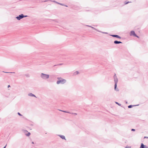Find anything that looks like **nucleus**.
<instances>
[{
	"mask_svg": "<svg viewBox=\"0 0 148 148\" xmlns=\"http://www.w3.org/2000/svg\"><path fill=\"white\" fill-rule=\"evenodd\" d=\"M60 111H61L63 112H67L65 111H62V110H60Z\"/></svg>",
	"mask_w": 148,
	"mask_h": 148,
	"instance_id": "bb28decb",
	"label": "nucleus"
},
{
	"mask_svg": "<svg viewBox=\"0 0 148 148\" xmlns=\"http://www.w3.org/2000/svg\"><path fill=\"white\" fill-rule=\"evenodd\" d=\"M134 36H136V37H137V36L135 34L134 35Z\"/></svg>",
	"mask_w": 148,
	"mask_h": 148,
	"instance_id": "393cba45",
	"label": "nucleus"
},
{
	"mask_svg": "<svg viewBox=\"0 0 148 148\" xmlns=\"http://www.w3.org/2000/svg\"><path fill=\"white\" fill-rule=\"evenodd\" d=\"M49 1H51L54 2H55V3H58V4H60V3H58V2H56V1H52V0H49Z\"/></svg>",
	"mask_w": 148,
	"mask_h": 148,
	"instance_id": "9b49d317",
	"label": "nucleus"
},
{
	"mask_svg": "<svg viewBox=\"0 0 148 148\" xmlns=\"http://www.w3.org/2000/svg\"><path fill=\"white\" fill-rule=\"evenodd\" d=\"M148 138V137H145L144 138Z\"/></svg>",
	"mask_w": 148,
	"mask_h": 148,
	"instance_id": "2f4dec72",
	"label": "nucleus"
},
{
	"mask_svg": "<svg viewBox=\"0 0 148 148\" xmlns=\"http://www.w3.org/2000/svg\"><path fill=\"white\" fill-rule=\"evenodd\" d=\"M23 18L24 17H26L28 16L27 15H24L23 14Z\"/></svg>",
	"mask_w": 148,
	"mask_h": 148,
	"instance_id": "f3484780",
	"label": "nucleus"
},
{
	"mask_svg": "<svg viewBox=\"0 0 148 148\" xmlns=\"http://www.w3.org/2000/svg\"><path fill=\"white\" fill-rule=\"evenodd\" d=\"M114 43L115 44H119L120 43H122V42L121 41H119L117 40H115L114 41Z\"/></svg>",
	"mask_w": 148,
	"mask_h": 148,
	"instance_id": "6e6552de",
	"label": "nucleus"
},
{
	"mask_svg": "<svg viewBox=\"0 0 148 148\" xmlns=\"http://www.w3.org/2000/svg\"><path fill=\"white\" fill-rule=\"evenodd\" d=\"M59 136L62 139L66 140L65 137L64 136L61 135H59Z\"/></svg>",
	"mask_w": 148,
	"mask_h": 148,
	"instance_id": "1a4fd4ad",
	"label": "nucleus"
},
{
	"mask_svg": "<svg viewBox=\"0 0 148 148\" xmlns=\"http://www.w3.org/2000/svg\"><path fill=\"white\" fill-rule=\"evenodd\" d=\"M111 36L113 37H116L119 39H121V38L120 36L117 35H111Z\"/></svg>",
	"mask_w": 148,
	"mask_h": 148,
	"instance_id": "39448f33",
	"label": "nucleus"
},
{
	"mask_svg": "<svg viewBox=\"0 0 148 148\" xmlns=\"http://www.w3.org/2000/svg\"><path fill=\"white\" fill-rule=\"evenodd\" d=\"M126 103H127V102H126Z\"/></svg>",
	"mask_w": 148,
	"mask_h": 148,
	"instance_id": "c9c22d12",
	"label": "nucleus"
},
{
	"mask_svg": "<svg viewBox=\"0 0 148 148\" xmlns=\"http://www.w3.org/2000/svg\"><path fill=\"white\" fill-rule=\"evenodd\" d=\"M126 147L127 148H129V147Z\"/></svg>",
	"mask_w": 148,
	"mask_h": 148,
	"instance_id": "473e14b6",
	"label": "nucleus"
},
{
	"mask_svg": "<svg viewBox=\"0 0 148 148\" xmlns=\"http://www.w3.org/2000/svg\"><path fill=\"white\" fill-rule=\"evenodd\" d=\"M87 26H88V27H91L93 29L96 30H97V31L99 32H101V33H105V34H107V33H105V32H101L98 30H97L94 27H92V26H89V25H87Z\"/></svg>",
	"mask_w": 148,
	"mask_h": 148,
	"instance_id": "423d86ee",
	"label": "nucleus"
},
{
	"mask_svg": "<svg viewBox=\"0 0 148 148\" xmlns=\"http://www.w3.org/2000/svg\"><path fill=\"white\" fill-rule=\"evenodd\" d=\"M32 143L33 144H34V142H32Z\"/></svg>",
	"mask_w": 148,
	"mask_h": 148,
	"instance_id": "7c9ffc66",
	"label": "nucleus"
},
{
	"mask_svg": "<svg viewBox=\"0 0 148 148\" xmlns=\"http://www.w3.org/2000/svg\"><path fill=\"white\" fill-rule=\"evenodd\" d=\"M79 74V72L78 71H76L75 72V75H77L78 74Z\"/></svg>",
	"mask_w": 148,
	"mask_h": 148,
	"instance_id": "ddd939ff",
	"label": "nucleus"
},
{
	"mask_svg": "<svg viewBox=\"0 0 148 148\" xmlns=\"http://www.w3.org/2000/svg\"><path fill=\"white\" fill-rule=\"evenodd\" d=\"M40 77L42 79H48L49 78V75L43 73H41L40 75Z\"/></svg>",
	"mask_w": 148,
	"mask_h": 148,
	"instance_id": "f03ea898",
	"label": "nucleus"
},
{
	"mask_svg": "<svg viewBox=\"0 0 148 148\" xmlns=\"http://www.w3.org/2000/svg\"><path fill=\"white\" fill-rule=\"evenodd\" d=\"M135 34L134 32V31H132L130 33V36H134Z\"/></svg>",
	"mask_w": 148,
	"mask_h": 148,
	"instance_id": "9d476101",
	"label": "nucleus"
},
{
	"mask_svg": "<svg viewBox=\"0 0 148 148\" xmlns=\"http://www.w3.org/2000/svg\"><path fill=\"white\" fill-rule=\"evenodd\" d=\"M117 104H118L119 106H120L121 105V104L120 103H118L117 102H115Z\"/></svg>",
	"mask_w": 148,
	"mask_h": 148,
	"instance_id": "aec40b11",
	"label": "nucleus"
},
{
	"mask_svg": "<svg viewBox=\"0 0 148 148\" xmlns=\"http://www.w3.org/2000/svg\"><path fill=\"white\" fill-rule=\"evenodd\" d=\"M23 14H21V15H19L18 16L16 17V18L18 20H20L21 19L23 18Z\"/></svg>",
	"mask_w": 148,
	"mask_h": 148,
	"instance_id": "20e7f679",
	"label": "nucleus"
},
{
	"mask_svg": "<svg viewBox=\"0 0 148 148\" xmlns=\"http://www.w3.org/2000/svg\"><path fill=\"white\" fill-rule=\"evenodd\" d=\"M60 4V5H64V4H62V3H60V4Z\"/></svg>",
	"mask_w": 148,
	"mask_h": 148,
	"instance_id": "b1692460",
	"label": "nucleus"
},
{
	"mask_svg": "<svg viewBox=\"0 0 148 148\" xmlns=\"http://www.w3.org/2000/svg\"><path fill=\"white\" fill-rule=\"evenodd\" d=\"M137 38H139V37L137 36Z\"/></svg>",
	"mask_w": 148,
	"mask_h": 148,
	"instance_id": "f704fd0d",
	"label": "nucleus"
},
{
	"mask_svg": "<svg viewBox=\"0 0 148 148\" xmlns=\"http://www.w3.org/2000/svg\"><path fill=\"white\" fill-rule=\"evenodd\" d=\"M8 73H14V72H8Z\"/></svg>",
	"mask_w": 148,
	"mask_h": 148,
	"instance_id": "cd10ccee",
	"label": "nucleus"
},
{
	"mask_svg": "<svg viewBox=\"0 0 148 148\" xmlns=\"http://www.w3.org/2000/svg\"><path fill=\"white\" fill-rule=\"evenodd\" d=\"M10 87V85H8V88H9V87Z\"/></svg>",
	"mask_w": 148,
	"mask_h": 148,
	"instance_id": "c756f323",
	"label": "nucleus"
},
{
	"mask_svg": "<svg viewBox=\"0 0 148 148\" xmlns=\"http://www.w3.org/2000/svg\"><path fill=\"white\" fill-rule=\"evenodd\" d=\"M129 3V1H128V2H125V4H127L128 3Z\"/></svg>",
	"mask_w": 148,
	"mask_h": 148,
	"instance_id": "4be33fe9",
	"label": "nucleus"
},
{
	"mask_svg": "<svg viewBox=\"0 0 148 148\" xmlns=\"http://www.w3.org/2000/svg\"><path fill=\"white\" fill-rule=\"evenodd\" d=\"M66 82V80L65 79H62L61 80H59L57 81L56 83L57 84H59L60 83L63 84Z\"/></svg>",
	"mask_w": 148,
	"mask_h": 148,
	"instance_id": "7ed1b4c3",
	"label": "nucleus"
},
{
	"mask_svg": "<svg viewBox=\"0 0 148 148\" xmlns=\"http://www.w3.org/2000/svg\"><path fill=\"white\" fill-rule=\"evenodd\" d=\"M74 114H75V115H77V114H76V113H74Z\"/></svg>",
	"mask_w": 148,
	"mask_h": 148,
	"instance_id": "72a5a7b5",
	"label": "nucleus"
},
{
	"mask_svg": "<svg viewBox=\"0 0 148 148\" xmlns=\"http://www.w3.org/2000/svg\"><path fill=\"white\" fill-rule=\"evenodd\" d=\"M30 135V133L28 132L27 134H26V135L27 136H29Z\"/></svg>",
	"mask_w": 148,
	"mask_h": 148,
	"instance_id": "4468645a",
	"label": "nucleus"
},
{
	"mask_svg": "<svg viewBox=\"0 0 148 148\" xmlns=\"http://www.w3.org/2000/svg\"><path fill=\"white\" fill-rule=\"evenodd\" d=\"M6 145H7V144L6 145L5 147H4L3 148H5Z\"/></svg>",
	"mask_w": 148,
	"mask_h": 148,
	"instance_id": "c85d7f7f",
	"label": "nucleus"
},
{
	"mask_svg": "<svg viewBox=\"0 0 148 148\" xmlns=\"http://www.w3.org/2000/svg\"><path fill=\"white\" fill-rule=\"evenodd\" d=\"M25 75L26 77H29V74H25Z\"/></svg>",
	"mask_w": 148,
	"mask_h": 148,
	"instance_id": "2eb2a0df",
	"label": "nucleus"
},
{
	"mask_svg": "<svg viewBox=\"0 0 148 148\" xmlns=\"http://www.w3.org/2000/svg\"><path fill=\"white\" fill-rule=\"evenodd\" d=\"M133 106H132V105H130L129 106H128V108H131Z\"/></svg>",
	"mask_w": 148,
	"mask_h": 148,
	"instance_id": "dca6fc26",
	"label": "nucleus"
},
{
	"mask_svg": "<svg viewBox=\"0 0 148 148\" xmlns=\"http://www.w3.org/2000/svg\"><path fill=\"white\" fill-rule=\"evenodd\" d=\"M18 114L19 115V116H22V114H21L19 112H18Z\"/></svg>",
	"mask_w": 148,
	"mask_h": 148,
	"instance_id": "a211bd4d",
	"label": "nucleus"
},
{
	"mask_svg": "<svg viewBox=\"0 0 148 148\" xmlns=\"http://www.w3.org/2000/svg\"><path fill=\"white\" fill-rule=\"evenodd\" d=\"M131 130L132 131H135V130L134 129H132Z\"/></svg>",
	"mask_w": 148,
	"mask_h": 148,
	"instance_id": "5701e85b",
	"label": "nucleus"
},
{
	"mask_svg": "<svg viewBox=\"0 0 148 148\" xmlns=\"http://www.w3.org/2000/svg\"><path fill=\"white\" fill-rule=\"evenodd\" d=\"M28 95L31 97H36L32 93H29L28 94Z\"/></svg>",
	"mask_w": 148,
	"mask_h": 148,
	"instance_id": "0eeeda50",
	"label": "nucleus"
},
{
	"mask_svg": "<svg viewBox=\"0 0 148 148\" xmlns=\"http://www.w3.org/2000/svg\"><path fill=\"white\" fill-rule=\"evenodd\" d=\"M53 20L54 21H55V22L57 23H58V21H57V20Z\"/></svg>",
	"mask_w": 148,
	"mask_h": 148,
	"instance_id": "6ab92c4d",
	"label": "nucleus"
},
{
	"mask_svg": "<svg viewBox=\"0 0 148 148\" xmlns=\"http://www.w3.org/2000/svg\"><path fill=\"white\" fill-rule=\"evenodd\" d=\"M114 78L115 83L114 89L115 90H116V91H119V90L117 89V88L116 89L117 86V84L118 82V79L115 74L114 76Z\"/></svg>",
	"mask_w": 148,
	"mask_h": 148,
	"instance_id": "f257e3e1",
	"label": "nucleus"
},
{
	"mask_svg": "<svg viewBox=\"0 0 148 148\" xmlns=\"http://www.w3.org/2000/svg\"><path fill=\"white\" fill-rule=\"evenodd\" d=\"M61 79V77H58V79Z\"/></svg>",
	"mask_w": 148,
	"mask_h": 148,
	"instance_id": "a878e982",
	"label": "nucleus"
},
{
	"mask_svg": "<svg viewBox=\"0 0 148 148\" xmlns=\"http://www.w3.org/2000/svg\"><path fill=\"white\" fill-rule=\"evenodd\" d=\"M144 148H148V147L146 145H145Z\"/></svg>",
	"mask_w": 148,
	"mask_h": 148,
	"instance_id": "412c9836",
	"label": "nucleus"
},
{
	"mask_svg": "<svg viewBox=\"0 0 148 148\" xmlns=\"http://www.w3.org/2000/svg\"><path fill=\"white\" fill-rule=\"evenodd\" d=\"M145 145H144L143 143H142L141 144V146L140 148H144Z\"/></svg>",
	"mask_w": 148,
	"mask_h": 148,
	"instance_id": "f8f14e48",
	"label": "nucleus"
}]
</instances>
